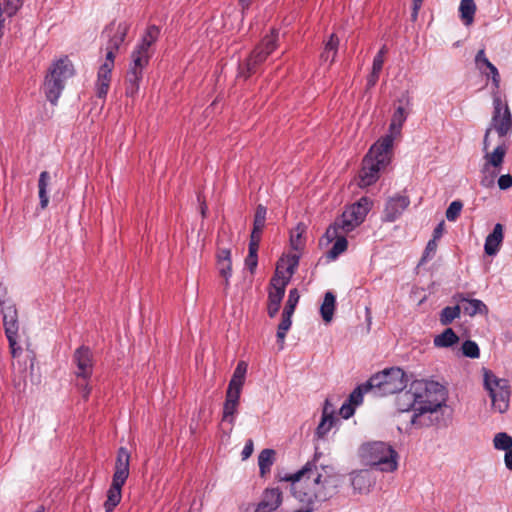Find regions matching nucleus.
Returning <instances> with one entry per match:
<instances>
[{
  "label": "nucleus",
  "mask_w": 512,
  "mask_h": 512,
  "mask_svg": "<svg viewBox=\"0 0 512 512\" xmlns=\"http://www.w3.org/2000/svg\"><path fill=\"white\" fill-rule=\"evenodd\" d=\"M241 392L228 390L226 391L225 401L223 404L222 421H227L232 426L235 423V415L238 412Z\"/></svg>",
  "instance_id": "obj_20"
},
{
  "label": "nucleus",
  "mask_w": 512,
  "mask_h": 512,
  "mask_svg": "<svg viewBox=\"0 0 512 512\" xmlns=\"http://www.w3.org/2000/svg\"><path fill=\"white\" fill-rule=\"evenodd\" d=\"M333 409L328 400L325 401L323 408L322 419L316 428V436L318 438H324L326 434L331 430L334 424Z\"/></svg>",
  "instance_id": "obj_24"
},
{
  "label": "nucleus",
  "mask_w": 512,
  "mask_h": 512,
  "mask_svg": "<svg viewBox=\"0 0 512 512\" xmlns=\"http://www.w3.org/2000/svg\"><path fill=\"white\" fill-rule=\"evenodd\" d=\"M248 365L245 361L238 362L233 375L228 384V390L242 392V388L245 383V377L247 373Z\"/></svg>",
  "instance_id": "obj_27"
},
{
  "label": "nucleus",
  "mask_w": 512,
  "mask_h": 512,
  "mask_svg": "<svg viewBox=\"0 0 512 512\" xmlns=\"http://www.w3.org/2000/svg\"><path fill=\"white\" fill-rule=\"evenodd\" d=\"M491 65H493L488 58L482 60L481 65H477L478 69L485 73V70L488 69Z\"/></svg>",
  "instance_id": "obj_63"
},
{
  "label": "nucleus",
  "mask_w": 512,
  "mask_h": 512,
  "mask_svg": "<svg viewBox=\"0 0 512 512\" xmlns=\"http://www.w3.org/2000/svg\"><path fill=\"white\" fill-rule=\"evenodd\" d=\"M112 70L106 67H99L96 81V95L98 98L104 99L110 88Z\"/></svg>",
  "instance_id": "obj_25"
},
{
  "label": "nucleus",
  "mask_w": 512,
  "mask_h": 512,
  "mask_svg": "<svg viewBox=\"0 0 512 512\" xmlns=\"http://www.w3.org/2000/svg\"><path fill=\"white\" fill-rule=\"evenodd\" d=\"M373 202L368 197H361L357 202L348 206L340 217L327 229L329 236H335L338 231L348 234L363 223Z\"/></svg>",
  "instance_id": "obj_4"
},
{
  "label": "nucleus",
  "mask_w": 512,
  "mask_h": 512,
  "mask_svg": "<svg viewBox=\"0 0 512 512\" xmlns=\"http://www.w3.org/2000/svg\"><path fill=\"white\" fill-rule=\"evenodd\" d=\"M143 78V69L130 65L126 75V95L133 97L139 90V84Z\"/></svg>",
  "instance_id": "obj_26"
},
{
  "label": "nucleus",
  "mask_w": 512,
  "mask_h": 512,
  "mask_svg": "<svg viewBox=\"0 0 512 512\" xmlns=\"http://www.w3.org/2000/svg\"><path fill=\"white\" fill-rule=\"evenodd\" d=\"M507 153V146L503 144H499L497 147L493 149V151H486L484 153V165L482 168L483 172H489L490 167L497 169L494 171L490 177H483L481 180V185L484 187H490L494 183V178L498 174V169L501 168L505 155Z\"/></svg>",
  "instance_id": "obj_12"
},
{
  "label": "nucleus",
  "mask_w": 512,
  "mask_h": 512,
  "mask_svg": "<svg viewBox=\"0 0 512 512\" xmlns=\"http://www.w3.org/2000/svg\"><path fill=\"white\" fill-rule=\"evenodd\" d=\"M129 29L130 24L126 21L110 23L103 31V34H106L109 38L106 46L111 47V49L119 50L127 36Z\"/></svg>",
  "instance_id": "obj_14"
},
{
  "label": "nucleus",
  "mask_w": 512,
  "mask_h": 512,
  "mask_svg": "<svg viewBox=\"0 0 512 512\" xmlns=\"http://www.w3.org/2000/svg\"><path fill=\"white\" fill-rule=\"evenodd\" d=\"M351 485L358 493L369 492L373 485L371 474L367 470H360L351 474Z\"/></svg>",
  "instance_id": "obj_23"
},
{
  "label": "nucleus",
  "mask_w": 512,
  "mask_h": 512,
  "mask_svg": "<svg viewBox=\"0 0 512 512\" xmlns=\"http://www.w3.org/2000/svg\"><path fill=\"white\" fill-rule=\"evenodd\" d=\"M379 72L371 71L370 75L367 78V86L368 88H371L376 85L378 79H379Z\"/></svg>",
  "instance_id": "obj_57"
},
{
  "label": "nucleus",
  "mask_w": 512,
  "mask_h": 512,
  "mask_svg": "<svg viewBox=\"0 0 512 512\" xmlns=\"http://www.w3.org/2000/svg\"><path fill=\"white\" fill-rule=\"evenodd\" d=\"M339 46V38L335 34H331L325 43L324 50L321 53V59L332 64L335 61Z\"/></svg>",
  "instance_id": "obj_33"
},
{
  "label": "nucleus",
  "mask_w": 512,
  "mask_h": 512,
  "mask_svg": "<svg viewBox=\"0 0 512 512\" xmlns=\"http://www.w3.org/2000/svg\"><path fill=\"white\" fill-rule=\"evenodd\" d=\"M407 116L408 111L403 106H399L395 110L390 123V130L393 134L400 133L401 128L407 119Z\"/></svg>",
  "instance_id": "obj_38"
},
{
  "label": "nucleus",
  "mask_w": 512,
  "mask_h": 512,
  "mask_svg": "<svg viewBox=\"0 0 512 512\" xmlns=\"http://www.w3.org/2000/svg\"><path fill=\"white\" fill-rule=\"evenodd\" d=\"M359 455L366 465L376 466L382 472H393L398 468V454L385 442L365 443L360 447Z\"/></svg>",
  "instance_id": "obj_2"
},
{
  "label": "nucleus",
  "mask_w": 512,
  "mask_h": 512,
  "mask_svg": "<svg viewBox=\"0 0 512 512\" xmlns=\"http://www.w3.org/2000/svg\"><path fill=\"white\" fill-rule=\"evenodd\" d=\"M483 386L491 399V409L503 414L508 411L511 397L509 381L498 377L493 371L483 368Z\"/></svg>",
  "instance_id": "obj_6"
},
{
  "label": "nucleus",
  "mask_w": 512,
  "mask_h": 512,
  "mask_svg": "<svg viewBox=\"0 0 512 512\" xmlns=\"http://www.w3.org/2000/svg\"><path fill=\"white\" fill-rule=\"evenodd\" d=\"M457 298L460 302H466V305L463 306V311L469 316L488 313L487 306L481 300L468 299L464 294H458Z\"/></svg>",
  "instance_id": "obj_28"
},
{
  "label": "nucleus",
  "mask_w": 512,
  "mask_h": 512,
  "mask_svg": "<svg viewBox=\"0 0 512 512\" xmlns=\"http://www.w3.org/2000/svg\"><path fill=\"white\" fill-rule=\"evenodd\" d=\"M504 239L503 225L497 223L493 231L486 237L484 251L489 256L496 255L502 245Z\"/></svg>",
  "instance_id": "obj_21"
},
{
  "label": "nucleus",
  "mask_w": 512,
  "mask_h": 512,
  "mask_svg": "<svg viewBox=\"0 0 512 512\" xmlns=\"http://www.w3.org/2000/svg\"><path fill=\"white\" fill-rule=\"evenodd\" d=\"M266 214V207L259 204L256 208L254 215L253 229L250 235V241L260 243L262 232L265 227Z\"/></svg>",
  "instance_id": "obj_22"
},
{
  "label": "nucleus",
  "mask_w": 512,
  "mask_h": 512,
  "mask_svg": "<svg viewBox=\"0 0 512 512\" xmlns=\"http://www.w3.org/2000/svg\"><path fill=\"white\" fill-rule=\"evenodd\" d=\"M355 412L354 405L351 403H344L340 408V414L344 419L350 418Z\"/></svg>",
  "instance_id": "obj_54"
},
{
  "label": "nucleus",
  "mask_w": 512,
  "mask_h": 512,
  "mask_svg": "<svg viewBox=\"0 0 512 512\" xmlns=\"http://www.w3.org/2000/svg\"><path fill=\"white\" fill-rule=\"evenodd\" d=\"M305 226L303 224H298L297 227L291 232L290 235V244L292 249L299 251L305 245V240L303 238V234L305 233Z\"/></svg>",
  "instance_id": "obj_43"
},
{
  "label": "nucleus",
  "mask_w": 512,
  "mask_h": 512,
  "mask_svg": "<svg viewBox=\"0 0 512 512\" xmlns=\"http://www.w3.org/2000/svg\"><path fill=\"white\" fill-rule=\"evenodd\" d=\"M393 135H386L371 146L362 161V169L359 173V186L367 187L375 183L379 173L391 161Z\"/></svg>",
  "instance_id": "obj_1"
},
{
  "label": "nucleus",
  "mask_w": 512,
  "mask_h": 512,
  "mask_svg": "<svg viewBox=\"0 0 512 512\" xmlns=\"http://www.w3.org/2000/svg\"><path fill=\"white\" fill-rule=\"evenodd\" d=\"M370 391L373 392V389H366L365 388V383L360 385V386H358L350 394L349 399H348L349 403H351L354 406L361 404L362 401H363L364 393H367V392H370Z\"/></svg>",
  "instance_id": "obj_47"
},
{
  "label": "nucleus",
  "mask_w": 512,
  "mask_h": 512,
  "mask_svg": "<svg viewBox=\"0 0 512 512\" xmlns=\"http://www.w3.org/2000/svg\"><path fill=\"white\" fill-rule=\"evenodd\" d=\"M463 208V203L459 200H455L450 203L449 207L446 210V218L450 222H454L460 216V213Z\"/></svg>",
  "instance_id": "obj_46"
},
{
  "label": "nucleus",
  "mask_w": 512,
  "mask_h": 512,
  "mask_svg": "<svg viewBox=\"0 0 512 512\" xmlns=\"http://www.w3.org/2000/svg\"><path fill=\"white\" fill-rule=\"evenodd\" d=\"M73 362L77 366V377L87 381L93 371V355L91 350L86 346L77 348L73 355Z\"/></svg>",
  "instance_id": "obj_13"
},
{
  "label": "nucleus",
  "mask_w": 512,
  "mask_h": 512,
  "mask_svg": "<svg viewBox=\"0 0 512 512\" xmlns=\"http://www.w3.org/2000/svg\"><path fill=\"white\" fill-rule=\"evenodd\" d=\"M484 74L486 76H491L492 84H493L494 89L495 90H499L500 82H501V77H500V74H499L498 69L496 68V66L494 64L491 65L488 69L485 70Z\"/></svg>",
  "instance_id": "obj_50"
},
{
  "label": "nucleus",
  "mask_w": 512,
  "mask_h": 512,
  "mask_svg": "<svg viewBox=\"0 0 512 512\" xmlns=\"http://www.w3.org/2000/svg\"><path fill=\"white\" fill-rule=\"evenodd\" d=\"M293 314L294 312L288 310H283L282 312L281 322L279 323L277 329V341L280 343V348H283L286 333L292 324L291 317Z\"/></svg>",
  "instance_id": "obj_34"
},
{
  "label": "nucleus",
  "mask_w": 512,
  "mask_h": 512,
  "mask_svg": "<svg viewBox=\"0 0 512 512\" xmlns=\"http://www.w3.org/2000/svg\"><path fill=\"white\" fill-rule=\"evenodd\" d=\"M407 381V376L401 368L392 367L370 377L365 383V388L373 389L375 396L383 397L402 391Z\"/></svg>",
  "instance_id": "obj_5"
},
{
  "label": "nucleus",
  "mask_w": 512,
  "mask_h": 512,
  "mask_svg": "<svg viewBox=\"0 0 512 512\" xmlns=\"http://www.w3.org/2000/svg\"><path fill=\"white\" fill-rule=\"evenodd\" d=\"M461 314V308L459 305L447 306L442 309L440 313V322L442 325L451 324L456 318H459Z\"/></svg>",
  "instance_id": "obj_42"
},
{
  "label": "nucleus",
  "mask_w": 512,
  "mask_h": 512,
  "mask_svg": "<svg viewBox=\"0 0 512 512\" xmlns=\"http://www.w3.org/2000/svg\"><path fill=\"white\" fill-rule=\"evenodd\" d=\"M441 396H443V394ZM444 402V397H441V399H432V397H429V401L415 408V412L410 419V424L417 428L433 425L438 421V411L442 408Z\"/></svg>",
  "instance_id": "obj_9"
},
{
  "label": "nucleus",
  "mask_w": 512,
  "mask_h": 512,
  "mask_svg": "<svg viewBox=\"0 0 512 512\" xmlns=\"http://www.w3.org/2000/svg\"><path fill=\"white\" fill-rule=\"evenodd\" d=\"M491 65H493L488 58L482 60L481 65H477L478 69L485 73V70L488 69Z\"/></svg>",
  "instance_id": "obj_64"
},
{
  "label": "nucleus",
  "mask_w": 512,
  "mask_h": 512,
  "mask_svg": "<svg viewBox=\"0 0 512 512\" xmlns=\"http://www.w3.org/2000/svg\"><path fill=\"white\" fill-rule=\"evenodd\" d=\"M493 444L495 449L507 451L512 448V437L505 432L497 433L494 436Z\"/></svg>",
  "instance_id": "obj_44"
},
{
  "label": "nucleus",
  "mask_w": 512,
  "mask_h": 512,
  "mask_svg": "<svg viewBox=\"0 0 512 512\" xmlns=\"http://www.w3.org/2000/svg\"><path fill=\"white\" fill-rule=\"evenodd\" d=\"M410 200L407 196L397 195L390 198L384 209V218L386 221H395L409 206Z\"/></svg>",
  "instance_id": "obj_17"
},
{
  "label": "nucleus",
  "mask_w": 512,
  "mask_h": 512,
  "mask_svg": "<svg viewBox=\"0 0 512 512\" xmlns=\"http://www.w3.org/2000/svg\"><path fill=\"white\" fill-rule=\"evenodd\" d=\"M253 453V441L249 439L242 450V458L247 459L249 458Z\"/></svg>",
  "instance_id": "obj_55"
},
{
  "label": "nucleus",
  "mask_w": 512,
  "mask_h": 512,
  "mask_svg": "<svg viewBox=\"0 0 512 512\" xmlns=\"http://www.w3.org/2000/svg\"><path fill=\"white\" fill-rule=\"evenodd\" d=\"M150 53L149 51L142 50L139 47H135V49L131 53V66L141 68L144 70V68L148 65L150 60Z\"/></svg>",
  "instance_id": "obj_39"
},
{
  "label": "nucleus",
  "mask_w": 512,
  "mask_h": 512,
  "mask_svg": "<svg viewBox=\"0 0 512 512\" xmlns=\"http://www.w3.org/2000/svg\"><path fill=\"white\" fill-rule=\"evenodd\" d=\"M117 52H118L117 49H111V47L106 46L105 60H104L103 64L101 65V67L113 69Z\"/></svg>",
  "instance_id": "obj_51"
},
{
  "label": "nucleus",
  "mask_w": 512,
  "mask_h": 512,
  "mask_svg": "<svg viewBox=\"0 0 512 512\" xmlns=\"http://www.w3.org/2000/svg\"><path fill=\"white\" fill-rule=\"evenodd\" d=\"M460 17L465 25L472 24L476 12L474 0H461L459 6Z\"/></svg>",
  "instance_id": "obj_35"
},
{
  "label": "nucleus",
  "mask_w": 512,
  "mask_h": 512,
  "mask_svg": "<svg viewBox=\"0 0 512 512\" xmlns=\"http://www.w3.org/2000/svg\"><path fill=\"white\" fill-rule=\"evenodd\" d=\"M504 462L506 468L512 470V448L506 451L504 456Z\"/></svg>",
  "instance_id": "obj_60"
},
{
  "label": "nucleus",
  "mask_w": 512,
  "mask_h": 512,
  "mask_svg": "<svg viewBox=\"0 0 512 512\" xmlns=\"http://www.w3.org/2000/svg\"><path fill=\"white\" fill-rule=\"evenodd\" d=\"M505 105H508V104L504 103L502 101L499 90L494 89V91H493V113L502 112L504 110Z\"/></svg>",
  "instance_id": "obj_52"
},
{
  "label": "nucleus",
  "mask_w": 512,
  "mask_h": 512,
  "mask_svg": "<svg viewBox=\"0 0 512 512\" xmlns=\"http://www.w3.org/2000/svg\"><path fill=\"white\" fill-rule=\"evenodd\" d=\"M461 350L463 355L469 358H478L480 355V350L477 343L472 340H466L463 342Z\"/></svg>",
  "instance_id": "obj_45"
},
{
  "label": "nucleus",
  "mask_w": 512,
  "mask_h": 512,
  "mask_svg": "<svg viewBox=\"0 0 512 512\" xmlns=\"http://www.w3.org/2000/svg\"><path fill=\"white\" fill-rule=\"evenodd\" d=\"M422 3H423V0H413V13H412L413 19L417 18L418 11L421 8Z\"/></svg>",
  "instance_id": "obj_62"
},
{
  "label": "nucleus",
  "mask_w": 512,
  "mask_h": 512,
  "mask_svg": "<svg viewBox=\"0 0 512 512\" xmlns=\"http://www.w3.org/2000/svg\"><path fill=\"white\" fill-rule=\"evenodd\" d=\"M3 325L9 342V348L13 358L19 356L21 347L17 343L19 322L18 312L14 304L2 307Z\"/></svg>",
  "instance_id": "obj_11"
},
{
  "label": "nucleus",
  "mask_w": 512,
  "mask_h": 512,
  "mask_svg": "<svg viewBox=\"0 0 512 512\" xmlns=\"http://www.w3.org/2000/svg\"><path fill=\"white\" fill-rule=\"evenodd\" d=\"M459 337L452 328H446L441 334L435 336L433 344L438 348H448L458 343Z\"/></svg>",
  "instance_id": "obj_32"
},
{
  "label": "nucleus",
  "mask_w": 512,
  "mask_h": 512,
  "mask_svg": "<svg viewBox=\"0 0 512 512\" xmlns=\"http://www.w3.org/2000/svg\"><path fill=\"white\" fill-rule=\"evenodd\" d=\"M335 304V295L332 292L327 291L324 295V300L320 307L321 317L326 323L331 322L333 319Z\"/></svg>",
  "instance_id": "obj_31"
},
{
  "label": "nucleus",
  "mask_w": 512,
  "mask_h": 512,
  "mask_svg": "<svg viewBox=\"0 0 512 512\" xmlns=\"http://www.w3.org/2000/svg\"><path fill=\"white\" fill-rule=\"evenodd\" d=\"M384 64V58L381 57V55H375L373 59V65L372 70L375 72H381Z\"/></svg>",
  "instance_id": "obj_56"
},
{
  "label": "nucleus",
  "mask_w": 512,
  "mask_h": 512,
  "mask_svg": "<svg viewBox=\"0 0 512 512\" xmlns=\"http://www.w3.org/2000/svg\"><path fill=\"white\" fill-rule=\"evenodd\" d=\"M130 453L125 447L118 449L112 481L125 484L129 476Z\"/></svg>",
  "instance_id": "obj_15"
},
{
  "label": "nucleus",
  "mask_w": 512,
  "mask_h": 512,
  "mask_svg": "<svg viewBox=\"0 0 512 512\" xmlns=\"http://www.w3.org/2000/svg\"><path fill=\"white\" fill-rule=\"evenodd\" d=\"M282 502V492L279 488H267L262 494V499L258 503L255 512L275 511Z\"/></svg>",
  "instance_id": "obj_18"
},
{
  "label": "nucleus",
  "mask_w": 512,
  "mask_h": 512,
  "mask_svg": "<svg viewBox=\"0 0 512 512\" xmlns=\"http://www.w3.org/2000/svg\"><path fill=\"white\" fill-rule=\"evenodd\" d=\"M326 237L329 241H334L332 248L328 252V255L330 258L335 259L340 254H342L343 252H345L347 250L348 241L346 239V234H344L343 232L337 230V233L335 236H329L326 233Z\"/></svg>",
  "instance_id": "obj_30"
},
{
  "label": "nucleus",
  "mask_w": 512,
  "mask_h": 512,
  "mask_svg": "<svg viewBox=\"0 0 512 512\" xmlns=\"http://www.w3.org/2000/svg\"><path fill=\"white\" fill-rule=\"evenodd\" d=\"M74 75V67L68 57L57 60L49 69L43 84V91L47 100L56 105L67 79Z\"/></svg>",
  "instance_id": "obj_3"
},
{
  "label": "nucleus",
  "mask_w": 512,
  "mask_h": 512,
  "mask_svg": "<svg viewBox=\"0 0 512 512\" xmlns=\"http://www.w3.org/2000/svg\"><path fill=\"white\" fill-rule=\"evenodd\" d=\"M50 182V174L47 171H43L40 173L38 188H39V199L40 206L42 209H45L49 203V197L47 195V187Z\"/></svg>",
  "instance_id": "obj_37"
},
{
  "label": "nucleus",
  "mask_w": 512,
  "mask_h": 512,
  "mask_svg": "<svg viewBox=\"0 0 512 512\" xmlns=\"http://www.w3.org/2000/svg\"><path fill=\"white\" fill-rule=\"evenodd\" d=\"M259 244L260 243L258 242L249 241L248 255L245 258V266L251 273H254L258 264L257 253L259 249Z\"/></svg>",
  "instance_id": "obj_41"
},
{
  "label": "nucleus",
  "mask_w": 512,
  "mask_h": 512,
  "mask_svg": "<svg viewBox=\"0 0 512 512\" xmlns=\"http://www.w3.org/2000/svg\"><path fill=\"white\" fill-rule=\"evenodd\" d=\"M299 299H300V294H299L298 290L296 288L291 289L289 291L288 299L285 304L284 310L294 312L295 308L299 302Z\"/></svg>",
  "instance_id": "obj_48"
},
{
  "label": "nucleus",
  "mask_w": 512,
  "mask_h": 512,
  "mask_svg": "<svg viewBox=\"0 0 512 512\" xmlns=\"http://www.w3.org/2000/svg\"><path fill=\"white\" fill-rule=\"evenodd\" d=\"M492 131V127H488L485 131L484 139H483V152L489 151L490 141L489 137Z\"/></svg>",
  "instance_id": "obj_58"
},
{
  "label": "nucleus",
  "mask_w": 512,
  "mask_h": 512,
  "mask_svg": "<svg viewBox=\"0 0 512 512\" xmlns=\"http://www.w3.org/2000/svg\"><path fill=\"white\" fill-rule=\"evenodd\" d=\"M443 230H444V222L442 221L434 229L433 239H435V240L439 239L443 234Z\"/></svg>",
  "instance_id": "obj_61"
},
{
  "label": "nucleus",
  "mask_w": 512,
  "mask_h": 512,
  "mask_svg": "<svg viewBox=\"0 0 512 512\" xmlns=\"http://www.w3.org/2000/svg\"><path fill=\"white\" fill-rule=\"evenodd\" d=\"M438 385L434 382L425 380H414L411 382L408 390L397 392L396 406L400 412H408L411 409L415 411L416 405L422 406L429 397H433V391H436Z\"/></svg>",
  "instance_id": "obj_8"
},
{
  "label": "nucleus",
  "mask_w": 512,
  "mask_h": 512,
  "mask_svg": "<svg viewBox=\"0 0 512 512\" xmlns=\"http://www.w3.org/2000/svg\"><path fill=\"white\" fill-rule=\"evenodd\" d=\"M490 127L495 129L499 137H505L512 131V114L508 105L502 112L493 113Z\"/></svg>",
  "instance_id": "obj_19"
},
{
  "label": "nucleus",
  "mask_w": 512,
  "mask_h": 512,
  "mask_svg": "<svg viewBox=\"0 0 512 512\" xmlns=\"http://www.w3.org/2000/svg\"><path fill=\"white\" fill-rule=\"evenodd\" d=\"M287 285L288 278L284 276V272L280 270V264H278L275 274L270 280L267 307L269 317L274 318L279 312Z\"/></svg>",
  "instance_id": "obj_10"
},
{
  "label": "nucleus",
  "mask_w": 512,
  "mask_h": 512,
  "mask_svg": "<svg viewBox=\"0 0 512 512\" xmlns=\"http://www.w3.org/2000/svg\"><path fill=\"white\" fill-rule=\"evenodd\" d=\"M275 451L272 449H264L258 456V465L261 475L266 474L270 471L271 466L274 462Z\"/></svg>",
  "instance_id": "obj_40"
},
{
  "label": "nucleus",
  "mask_w": 512,
  "mask_h": 512,
  "mask_svg": "<svg viewBox=\"0 0 512 512\" xmlns=\"http://www.w3.org/2000/svg\"><path fill=\"white\" fill-rule=\"evenodd\" d=\"M278 31L272 29L271 32L263 37L261 42L250 53L249 57L238 66L239 78L248 79L258 71L268 56L277 48Z\"/></svg>",
  "instance_id": "obj_7"
},
{
  "label": "nucleus",
  "mask_w": 512,
  "mask_h": 512,
  "mask_svg": "<svg viewBox=\"0 0 512 512\" xmlns=\"http://www.w3.org/2000/svg\"><path fill=\"white\" fill-rule=\"evenodd\" d=\"M123 485V483L112 481V484L107 491V500L104 503V508L106 512H112L114 508L120 503Z\"/></svg>",
  "instance_id": "obj_29"
},
{
  "label": "nucleus",
  "mask_w": 512,
  "mask_h": 512,
  "mask_svg": "<svg viewBox=\"0 0 512 512\" xmlns=\"http://www.w3.org/2000/svg\"><path fill=\"white\" fill-rule=\"evenodd\" d=\"M160 35V29L156 25H149L146 29L145 34L142 37L141 42L137 45V47L142 50L149 51V48L153 43L156 42Z\"/></svg>",
  "instance_id": "obj_36"
},
{
  "label": "nucleus",
  "mask_w": 512,
  "mask_h": 512,
  "mask_svg": "<svg viewBox=\"0 0 512 512\" xmlns=\"http://www.w3.org/2000/svg\"><path fill=\"white\" fill-rule=\"evenodd\" d=\"M216 266L219 275L224 278L225 289L229 287V279L232 276L231 250L219 247L216 253Z\"/></svg>",
  "instance_id": "obj_16"
},
{
  "label": "nucleus",
  "mask_w": 512,
  "mask_h": 512,
  "mask_svg": "<svg viewBox=\"0 0 512 512\" xmlns=\"http://www.w3.org/2000/svg\"><path fill=\"white\" fill-rule=\"evenodd\" d=\"M436 248H437V243H436V240L435 239H432L430 240L428 243H427V246H426V249H425V255L423 258H425L426 256L429 255V253H434L436 251Z\"/></svg>",
  "instance_id": "obj_59"
},
{
  "label": "nucleus",
  "mask_w": 512,
  "mask_h": 512,
  "mask_svg": "<svg viewBox=\"0 0 512 512\" xmlns=\"http://www.w3.org/2000/svg\"><path fill=\"white\" fill-rule=\"evenodd\" d=\"M498 186L501 190H507L512 187V176L510 174L501 175L498 179Z\"/></svg>",
  "instance_id": "obj_53"
},
{
  "label": "nucleus",
  "mask_w": 512,
  "mask_h": 512,
  "mask_svg": "<svg viewBox=\"0 0 512 512\" xmlns=\"http://www.w3.org/2000/svg\"><path fill=\"white\" fill-rule=\"evenodd\" d=\"M286 262L288 266L286 268V274L284 273V276L288 278L289 282L299 264V256L297 254L290 255L287 257Z\"/></svg>",
  "instance_id": "obj_49"
}]
</instances>
